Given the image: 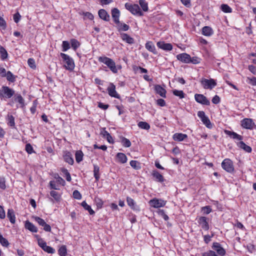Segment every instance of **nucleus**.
Masks as SVG:
<instances>
[{"instance_id":"nucleus-1","label":"nucleus","mask_w":256,"mask_h":256,"mask_svg":"<svg viewBox=\"0 0 256 256\" xmlns=\"http://www.w3.org/2000/svg\"><path fill=\"white\" fill-rule=\"evenodd\" d=\"M98 60L100 62L106 64L113 73L116 74L118 72L116 63L112 59L106 56H100Z\"/></svg>"},{"instance_id":"nucleus-2","label":"nucleus","mask_w":256,"mask_h":256,"mask_svg":"<svg viewBox=\"0 0 256 256\" xmlns=\"http://www.w3.org/2000/svg\"><path fill=\"white\" fill-rule=\"evenodd\" d=\"M60 55L64 62V67L65 68L70 71L73 70L75 66L73 59L64 53H60Z\"/></svg>"},{"instance_id":"nucleus-3","label":"nucleus","mask_w":256,"mask_h":256,"mask_svg":"<svg viewBox=\"0 0 256 256\" xmlns=\"http://www.w3.org/2000/svg\"><path fill=\"white\" fill-rule=\"evenodd\" d=\"M14 90L7 86H2L0 88V98H10L14 95Z\"/></svg>"},{"instance_id":"nucleus-4","label":"nucleus","mask_w":256,"mask_h":256,"mask_svg":"<svg viewBox=\"0 0 256 256\" xmlns=\"http://www.w3.org/2000/svg\"><path fill=\"white\" fill-rule=\"evenodd\" d=\"M124 6L127 10L134 15H138V16H142L143 15V13L140 10V6L137 4H132L130 3L126 2Z\"/></svg>"},{"instance_id":"nucleus-5","label":"nucleus","mask_w":256,"mask_h":256,"mask_svg":"<svg viewBox=\"0 0 256 256\" xmlns=\"http://www.w3.org/2000/svg\"><path fill=\"white\" fill-rule=\"evenodd\" d=\"M222 167L226 172L232 173L234 171V165L232 161L230 158H225L222 162Z\"/></svg>"},{"instance_id":"nucleus-6","label":"nucleus","mask_w":256,"mask_h":256,"mask_svg":"<svg viewBox=\"0 0 256 256\" xmlns=\"http://www.w3.org/2000/svg\"><path fill=\"white\" fill-rule=\"evenodd\" d=\"M201 84L205 89H212L216 86V83L214 79L204 78L201 80Z\"/></svg>"},{"instance_id":"nucleus-7","label":"nucleus","mask_w":256,"mask_h":256,"mask_svg":"<svg viewBox=\"0 0 256 256\" xmlns=\"http://www.w3.org/2000/svg\"><path fill=\"white\" fill-rule=\"evenodd\" d=\"M38 244L44 252L48 254H52L56 252L55 250L52 247L47 246L46 242L42 238L38 240Z\"/></svg>"},{"instance_id":"nucleus-8","label":"nucleus","mask_w":256,"mask_h":256,"mask_svg":"<svg viewBox=\"0 0 256 256\" xmlns=\"http://www.w3.org/2000/svg\"><path fill=\"white\" fill-rule=\"evenodd\" d=\"M214 251L216 252L218 256H224L226 254L225 250L222 246L221 244L217 242L213 243L212 246Z\"/></svg>"},{"instance_id":"nucleus-9","label":"nucleus","mask_w":256,"mask_h":256,"mask_svg":"<svg viewBox=\"0 0 256 256\" xmlns=\"http://www.w3.org/2000/svg\"><path fill=\"white\" fill-rule=\"evenodd\" d=\"M150 206L154 208L163 207L166 205V202L161 199L154 198L149 202Z\"/></svg>"},{"instance_id":"nucleus-10","label":"nucleus","mask_w":256,"mask_h":256,"mask_svg":"<svg viewBox=\"0 0 256 256\" xmlns=\"http://www.w3.org/2000/svg\"><path fill=\"white\" fill-rule=\"evenodd\" d=\"M194 98L196 102L200 104L206 106H209L210 104V101L202 94H195Z\"/></svg>"},{"instance_id":"nucleus-11","label":"nucleus","mask_w":256,"mask_h":256,"mask_svg":"<svg viewBox=\"0 0 256 256\" xmlns=\"http://www.w3.org/2000/svg\"><path fill=\"white\" fill-rule=\"evenodd\" d=\"M198 222L201 228L205 230H209L208 220L205 216H200L198 220Z\"/></svg>"},{"instance_id":"nucleus-12","label":"nucleus","mask_w":256,"mask_h":256,"mask_svg":"<svg viewBox=\"0 0 256 256\" xmlns=\"http://www.w3.org/2000/svg\"><path fill=\"white\" fill-rule=\"evenodd\" d=\"M241 125L244 128L252 130L254 126V123L252 119L246 118L241 121Z\"/></svg>"},{"instance_id":"nucleus-13","label":"nucleus","mask_w":256,"mask_h":256,"mask_svg":"<svg viewBox=\"0 0 256 256\" xmlns=\"http://www.w3.org/2000/svg\"><path fill=\"white\" fill-rule=\"evenodd\" d=\"M108 94L116 98H120V96L118 94L116 90V86L112 83H110L107 88Z\"/></svg>"},{"instance_id":"nucleus-14","label":"nucleus","mask_w":256,"mask_h":256,"mask_svg":"<svg viewBox=\"0 0 256 256\" xmlns=\"http://www.w3.org/2000/svg\"><path fill=\"white\" fill-rule=\"evenodd\" d=\"M34 220L40 226H43L44 230L48 232L51 231L50 226L49 224H46L44 220L40 217L36 216L34 218Z\"/></svg>"},{"instance_id":"nucleus-15","label":"nucleus","mask_w":256,"mask_h":256,"mask_svg":"<svg viewBox=\"0 0 256 256\" xmlns=\"http://www.w3.org/2000/svg\"><path fill=\"white\" fill-rule=\"evenodd\" d=\"M178 60L185 64H190V56L186 53H182L178 54L176 56Z\"/></svg>"},{"instance_id":"nucleus-16","label":"nucleus","mask_w":256,"mask_h":256,"mask_svg":"<svg viewBox=\"0 0 256 256\" xmlns=\"http://www.w3.org/2000/svg\"><path fill=\"white\" fill-rule=\"evenodd\" d=\"M156 45L158 48L164 50H171L172 49V46L169 43H165L164 42H158Z\"/></svg>"},{"instance_id":"nucleus-17","label":"nucleus","mask_w":256,"mask_h":256,"mask_svg":"<svg viewBox=\"0 0 256 256\" xmlns=\"http://www.w3.org/2000/svg\"><path fill=\"white\" fill-rule=\"evenodd\" d=\"M112 16L115 24L120 23V11L118 8H114L112 10Z\"/></svg>"},{"instance_id":"nucleus-18","label":"nucleus","mask_w":256,"mask_h":256,"mask_svg":"<svg viewBox=\"0 0 256 256\" xmlns=\"http://www.w3.org/2000/svg\"><path fill=\"white\" fill-rule=\"evenodd\" d=\"M100 18L104 21L108 22L110 20V16L107 12L104 9H100L98 12Z\"/></svg>"},{"instance_id":"nucleus-19","label":"nucleus","mask_w":256,"mask_h":256,"mask_svg":"<svg viewBox=\"0 0 256 256\" xmlns=\"http://www.w3.org/2000/svg\"><path fill=\"white\" fill-rule=\"evenodd\" d=\"M64 160L70 164H73L74 162L72 154L69 152H64L63 154Z\"/></svg>"},{"instance_id":"nucleus-20","label":"nucleus","mask_w":256,"mask_h":256,"mask_svg":"<svg viewBox=\"0 0 256 256\" xmlns=\"http://www.w3.org/2000/svg\"><path fill=\"white\" fill-rule=\"evenodd\" d=\"M152 174L156 181L160 182H162L164 181V176L158 171L153 170Z\"/></svg>"},{"instance_id":"nucleus-21","label":"nucleus","mask_w":256,"mask_h":256,"mask_svg":"<svg viewBox=\"0 0 256 256\" xmlns=\"http://www.w3.org/2000/svg\"><path fill=\"white\" fill-rule=\"evenodd\" d=\"M126 202L128 206L134 210H140V208L136 206L134 200L130 197L126 198Z\"/></svg>"},{"instance_id":"nucleus-22","label":"nucleus","mask_w":256,"mask_h":256,"mask_svg":"<svg viewBox=\"0 0 256 256\" xmlns=\"http://www.w3.org/2000/svg\"><path fill=\"white\" fill-rule=\"evenodd\" d=\"M25 228L32 232H38L37 228L31 222L26 220L25 223Z\"/></svg>"},{"instance_id":"nucleus-23","label":"nucleus","mask_w":256,"mask_h":256,"mask_svg":"<svg viewBox=\"0 0 256 256\" xmlns=\"http://www.w3.org/2000/svg\"><path fill=\"white\" fill-rule=\"evenodd\" d=\"M120 37L124 41L128 44H132L134 42V39L126 34H121Z\"/></svg>"},{"instance_id":"nucleus-24","label":"nucleus","mask_w":256,"mask_h":256,"mask_svg":"<svg viewBox=\"0 0 256 256\" xmlns=\"http://www.w3.org/2000/svg\"><path fill=\"white\" fill-rule=\"evenodd\" d=\"M145 46L146 50H148V51L152 52L154 54H157V52L156 50L155 46L152 42L148 41L146 42Z\"/></svg>"},{"instance_id":"nucleus-25","label":"nucleus","mask_w":256,"mask_h":256,"mask_svg":"<svg viewBox=\"0 0 256 256\" xmlns=\"http://www.w3.org/2000/svg\"><path fill=\"white\" fill-rule=\"evenodd\" d=\"M156 92L160 94L162 97L166 98V90L160 85H156L154 88Z\"/></svg>"},{"instance_id":"nucleus-26","label":"nucleus","mask_w":256,"mask_h":256,"mask_svg":"<svg viewBox=\"0 0 256 256\" xmlns=\"http://www.w3.org/2000/svg\"><path fill=\"white\" fill-rule=\"evenodd\" d=\"M7 216L12 224H14L16 222L14 212L12 209L8 210Z\"/></svg>"},{"instance_id":"nucleus-27","label":"nucleus","mask_w":256,"mask_h":256,"mask_svg":"<svg viewBox=\"0 0 256 256\" xmlns=\"http://www.w3.org/2000/svg\"><path fill=\"white\" fill-rule=\"evenodd\" d=\"M214 34L212 29L208 26H205L202 28V34L205 36H210Z\"/></svg>"},{"instance_id":"nucleus-28","label":"nucleus","mask_w":256,"mask_h":256,"mask_svg":"<svg viewBox=\"0 0 256 256\" xmlns=\"http://www.w3.org/2000/svg\"><path fill=\"white\" fill-rule=\"evenodd\" d=\"M188 137L186 134L182 133H176L173 136V139L175 141L181 142L184 140L185 138Z\"/></svg>"},{"instance_id":"nucleus-29","label":"nucleus","mask_w":256,"mask_h":256,"mask_svg":"<svg viewBox=\"0 0 256 256\" xmlns=\"http://www.w3.org/2000/svg\"><path fill=\"white\" fill-rule=\"evenodd\" d=\"M15 102H17L20 104L21 108L24 106V100L20 94H16L14 97Z\"/></svg>"},{"instance_id":"nucleus-30","label":"nucleus","mask_w":256,"mask_h":256,"mask_svg":"<svg viewBox=\"0 0 256 256\" xmlns=\"http://www.w3.org/2000/svg\"><path fill=\"white\" fill-rule=\"evenodd\" d=\"M225 133L233 139H236L240 140L242 139V136L238 134L235 132H231L230 130H225Z\"/></svg>"},{"instance_id":"nucleus-31","label":"nucleus","mask_w":256,"mask_h":256,"mask_svg":"<svg viewBox=\"0 0 256 256\" xmlns=\"http://www.w3.org/2000/svg\"><path fill=\"white\" fill-rule=\"evenodd\" d=\"M116 156L118 159V162L122 164H124L127 162V157L124 153L118 152Z\"/></svg>"},{"instance_id":"nucleus-32","label":"nucleus","mask_w":256,"mask_h":256,"mask_svg":"<svg viewBox=\"0 0 256 256\" xmlns=\"http://www.w3.org/2000/svg\"><path fill=\"white\" fill-rule=\"evenodd\" d=\"M238 147L244 150L246 152H252V148L250 146L246 145L242 141H240V142H239L238 144Z\"/></svg>"},{"instance_id":"nucleus-33","label":"nucleus","mask_w":256,"mask_h":256,"mask_svg":"<svg viewBox=\"0 0 256 256\" xmlns=\"http://www.w3.org/2000/svg\"><path fill=\"white\" fill-rule=\"evenodd\" d=\"M8 124L12 128H15L14 118L12 115L8 114L6 117Z\"/></svg>"},{"instance_id":"nucleus-34","label":"nucleus","mask_w":256,"mask_h":256,"mask_svg":"<svg viewBox=\"0 0 256 256\" xmlns=\"http://www.w3.org/2000/svg\"><path fill=\"white\" fill-rule=\"evenodd\" d=\"M117 24L118 29V31H127L130 28V26L124 23H121L120 22L119 24Z\"/></svg>"},{"instance_id":"nucleus-35","label":"nucleus","mask_w":256,"mask_h":256,"mask_svg":"<svg viewBox=\"0 0 256 256\" xmlns=\"http://www.w3.org/2000/svg\"><path fill=\"white\" fill-rule=\"evenodd\" d=\"M54 178L56 180V182L60 185L64 186L66 185V182L64 180L61 178L58 174H54Z\"/></svg>"},{"instance_id":"nucleus-36","label":"nucleus","mask_w":256,"mask_h":256,"mask_svg":"<svg viewBox=\"0 0 256 256\" xmlns=\"http://www.w3.org/2000/svg\"><path fill=\"white\" fill-rule=\"evenodd\" d=\"M0 58L2 60H4L8 58V54L6 50L2 46H0Z\"/></svg>"},{"instance_id":"nucleus-37","label":"nucleus","mask_w":256,"mask_h":256,"mask_svg":"<svg viewBox=\"0 0 256 256\" xmlns=\"http://www.w3.org/2000/svg\"><path fill=\"white\" fill-rule=\"evenodd\" d=\"M84 154L82 151L77 150L75 154L76 160L78 163H80L83 160Z\"/></svg>"},{"instance_id":"nucleus-38","label":"nucleus","mask_w":256,"mask_h":256,"mask_svg":"<svg viewBox=\"0 0 256 256\" xmlns=\"http://www.w3.org/2000/svg\"><path fill=\"white\" fill-rule=\"evenodd\" d=\"M50 195L52 196L56 202H59L61 198V195L57 192L52 190L50 192Z\"/></svg>"},{"instance_id":"nucleus-39","label":"nucleus","mask_w":256,"mask_h":256,"mask_svg":"<svg viewBox=\"0 0 256 256\" xmlns=\"http://www.w3.org/2000/svg\"><path fill=\"white\" fill-rule=\"evenodd\" d=\"M94 174L96 181H98L100 179V168L97 165H94Z\"/></svg>"},{"instance_id":"nucleus-40","label":"nucleus","mask_w":256,"mask_h":256,"mask_svg":"<svg viewBox=\"0 0 256 256\" xmlns=\"http://www.w3.org/2000/svg\"><path fill=\"white\" fill-rule=\"evenodd\" d=\"M82 206L86 210L89 212L90 214H94V212L92 210L91 206L88 204L85 201L82 202Z\"/></svg>"},{"instance_id":"nucleus-41","label":"nucleus","mask_w":256,"mask_h":256,"mask_svg":"<svg viewBox=\"0 0 256 256\" xmlns=\"http://www.w3.org/2000/svg\"><path fill=\"white\" fill-rule=\"evenodd\" d=\"M70 44L72 48L74 50H76L80 46V42L74 38H72L70 40Z\"/></svg>"},{"instance_id":"nucleus-42","label":"nucleus","mask_w":256,"mask_h":256,"mask_svg":"<svg viewBox=\"0 0 256 256\" xmlns=\"http://www.w3.org/2000/svg\"><path fill=\"white\" fill-rule=\"evenodd\" d=\"M130 164L132 168L136 170L141 168L140 164L136 160H132L130 162Z\"/></svg>"},{"instance_id":"nucleus-43","label":"nucleus","mask_w":256,"mask_h":256,"mask_svg":"<svg viewBox=\"0 0 256 256\" xmlns=\"http://www.w3.org/2000/svg\"><path fill=\"white\" fill-rule=\"evenodd\" d=\"M121 143L122 144V146H124V147H126V148H129L130 146H131V142H130V140L124 138V137H123L122 136L121 138Z\"/></svg>"},{"instance_id":"nucleus-44","label":"nucleus","mask_w":256,"mask_h":256,"mask_svg":"<svg viewBox=\"0 0 256 256\" xmlns=\"http://www.w3.org/2000/svg\"><path fill=\"white\" fill-rule=\"evenodd\" d=\"M220 9L226 13H230L232 12V8L226 4H222L220 6Z\"/></svg>"},{"instance_id":"nucleus-45","label":"nucleus","mask_w":256,"mask_h":256,"mask_svg":"<svg viewBox=\"0 0 256 256\" xmlns=\"http://www.w3.org/2000/svg\"><path fill=\"white\" fill-rule=\"evenodd\" d=\"M6 80L10 82H14L16 80V76H14L10 71L6 73Z\"/></svg>"},{"instance_id":"nucleus-46","label":"nucleus","mask_w":256,"mask_h":256,"mask_svg":"<svg viewBox=\"0 0 256 256\" xmlns=\"http://www.w3.org/2000/svg\"><path fill=\"white\" fill-rule=\"evenodd\" d=\"M94 201L98 208H102L104 202L100 198H98V196H96L94 198Z\"/></svg>"},{"instance_id":"nucleus-47","label":"nucleus","mask_w":256,"mask_h":256,"mask_svg":"<svg viewBox=\"0 0 256 256\" xmlns=\"http://www.w3.org/2000/svg\"><path fill=\"white\" fill-rule=\"evenodd\" d=\"M139 4L144 11L146 12L148 10V3L145 0H140Z\"/></svg>"},{"instance_id":"nucleus-48","label":"nucleus","mask_w":256,"mask_h":256,"mask_svg":"<svg viewBox=\"0 0 256 256\" xmlns=\"http://www.w3.org/2000/svg\"><path fill=\"white\" fill-rule=\"evenodd\" d=\"M138 125L140 128L146 130L150 128V124L148 123L144 122H139Z\"/></svg>"},{"instance_id":"nucleus-49","label":"nucleus","mask_w":256,"mask_h":256,"mask_svg":"<svg viewBox=\"0 0 256 256\" xmlns=\"http://www.w3.org/2000/svg\"><path fill=\"white\" fill-rule=\"evenodd\" d=\"M173 94L176 96H178L180 98H184L185 95L182 90H173Z\"/></svg>"},{"instance_id":"nucleus-50","label":"nucleus","mask_w":256,"mask_h":256,"mask_svg":"<svg viewBox=\"0 0 256 256\" xmlns=\"http://www.w3.org/2000/svg\"><path fill=\"white\" fill-rule=\"evenodd\" d=\"M58 254L60 256H66V248L65 246H60L58 250Z\"/></svg>"},{"instance_id":"nucleus-51","label":"nucleus","mask_w":256,"mask_h":256,"mask_svg":"<svg viewBox=\"0 0 256 256\" xmlns=\"http://www.w3.org/2000/svg\"><path fill=\"white\" fill-rule=\"evenodd\" d=\"M202 212L204 214H209L212 212V209L210 206H206L202 208Z\"/></svg>"},{"instance_id":"nucleus-52","label":"nucleus","mask_w":256,"mask_h":256,"mask_svg":"<svg viewBox=\"0 0 256 256\" xmlns=\"http://www.w3.org/2000/svg\"><path fill=\"white\" fill-rule=\"evenodd\" d=\"M202 121L206 125V126L208 128H210L212 127V124L208 119V118L206 116L204 118H203Z\"/></svg>"},{"instance_id":"nucleus-53","label":"nucleus","mask_w":256,"mask_h":256,"mask_svg":"<svg viewBox=\"0 0 256 256\" xmlns=\"http://www.w3.org/2000/svg\"><path fill=\"white\" fill-rule=\"evenodd\" d=\"M0 188L2 190L6 188V180L3 176H0Z\"/></svg>"},{"instance_id":"nucleus-54","label":"nucleus","mask_w":256,"mask_h":256,"mask_svg":"<svg viewBox=\"0 0 256 256\" xmlns=\"http://www.w3.org/2000/svg\"><path fill=\"white\" fill-rule=\"evenodd\" d=\"M200 58L197 56H194L191 58L190 60V63L196 64L200 62Z\"/></svg>"},{"instance_id":"nucleus-55","label":"nucleus","mask_w":256,"mask_h":256,"mask_svg":"<svg viewBox=\"0 0 256 256\" xmlns=\"http://www.w3.org/2000/svg\"><path fill=\"white\" fill-rule=\"evenodd\" d=\"M28 66L32 68L35 69L36 68V65L35 61L33 58H30L28 60Z\"/></svg>"},{"instance_id":"nucleus-56","label":"nucleus","mask_w":256,"mask_h":256,"mask_svg":"<svg viewBox=\"0 0 256 256\" xmlns=\"http://www.w3.org/2000/svg\"><path fill=\"white\" fill-rule=\"evenodd\" d=\"M62 50L66 52L70 48V44L68 41H63L62 44Z\"/></svg>"},{"instance_id":"nucleus-57","label":"nucleus","mask_w":256,"mask_h":256,"mask_svg":"<svg viewBox=\"0 0 256 256\" xmlns=\"http://www.w3.org/2000/svg\"><path fill=\"white\" fill-rule=\"evenodd\" d=\"M26 150L29 154H31L34 152L33 148L30 144H27L26 145Z\"/></svg>"},{"instance_id":"nucleus-58","label":"nucleus","mask_w":256,"mask_h":256,"mask_svg":"<svg viewBox=\"0 0 256 256\" xmlns=\"http://www.w3.org/2000/svg\"><path fill=\"white\" fill-rule=\"evenodd\" d=\"M0 243L2 246L5 247H8L10 244L8 240L3 236L0 239Z\"/></svg>"},{"instance_id":"nucleus-59","label":"nucleus","mask_w":256,"mask_h":256,"mask_svg":"<svg viewBox=\"0 0 256 256\" xmlns=\"http://www.w3.org/2000/svg\"><path fill=\"white\" fill-rule=\"evenodd\" d=\"M73 197L77 200H80L82 198V195L78 190H74L72 194Z\"/></svg>"},{"instance_id":"nucleus-60","label":"nucleus","mask_w":256,"mask_h":256,"mask_svg":"<svg viewBox=\"0 0 256 256\" xmlns=\"http://www.w3.org/2000/svg\"><path fill=\"white\" fill-rule=\"evenodd\" d=\"M56 182L54 180L50 181L49 183L50 188L53 190H59L60 188L56 186Z\"/></svg>"},{"instance_id":"nucleus-61","label":"nucleus","mask_w":256,"mask_h":256,"mask_svg":"<svg viewBox=\"0 0 256 256\" xmlns=\"http://www.w3.org/2000/svg\"><path fill=\"white\" fill-rule=\"evenodd\" d=\"M158 213L165 220H168V216L165 214L164 210H159Z\"/></svg>"},{"instance_id":"nucleus-62","label":"nucleus","mask_w":256,"mask_h":256,"mask_svg":"<svg viewBox=\"0 0 256 256\" xmlns=\"http://www.w3.org/2000/svg\"><path fill=\"white\" fill-rule=\"evenodd\" d=\"M21 16L18 12H17L14 15V20L15 22L18 23L20 19Z\"/></svg>"},{"instance_id":"nucleus-63","label":"nucleus","mask_w":256,"mask_h":256,"mask_svg":"<svg viewBox=\"0 0 256 256\" xmlns=\"http://www.w3.org/2000/svg\"><path fill=\"white\" fill-rule=\"evenodd\" d=\"M6 26V21L2 18L0 17V26H1L3 30H5Z\"/></svg>"},{"instance_id":"nucleus-64","label":"nucleus","mask_w":256,"mask_h":256,"mask_svg":"<svg viewBox=\"0 0 256 256\" xmlns=\"http://www.w3.org/2000/svg\"><path fill=\"white\" fill-rule=\"evenodd\" d=\"M212 101L213 104H218L220 102V98L218 96L216 95L214 96L213 97Z\"/></svg>"}]
</instances>
